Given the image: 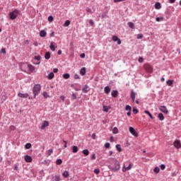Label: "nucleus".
<instances>
[{
  "label": "nucleus",
  "mask_w": 181,
  "mask_h": 181,
  "mask_svg": "<svg viewBox=\"0 0 181 181\" xmlns=\"http://www.w3.org/2000/svg\"><path fill=\"white\" fill-rule=\"evenodd\" d=\"M57 165H62L63 163V160L62 159H57L56 161Z\"/></svg>",
  "instance_id": "4c0bfd02"
},
{
  "label": "nucleus",
  "mask_w": 181,
  "mask_h": 181,
  "mask_svg": "<svg viewBox=\"0 0 181 181\" xmlns=\"http://www.w3.org/2000/svg\"><path fill=\"white\" fill-rule=\"evenodd\" d=\"M166 84H167V86H173V81H172V80H168V81H166Z\"/></svg>",
  "instance_id": "473e14b6"
},
{
  "label": "nucleus",
  "mask_w": 181,
  "mask_h": 181,
  "mask_svg": "<svg viewBox=\"0 0 181 181\" xmlns=\"http://www.w3.org/2000/svg\"><path fill=\"white\" fill-rule=\"evenodd\" d=\"M82 91L83 93H88V91H90V87L87 85L83 86L82 88Z\"/></svg>",
  "instance_id": "9b49d317"
},
{
  "label": "nucleus",
  "mask_w": 181,
  "mask_h": 181,
  "mask_svg": "<svg viewBox=\"0 0 181 181\" xmlns=\"http://www.w3.org/2000/svg\"><path fill=\"white\" fill-rule=\"evenodd\" d=\"M173 145H174L175 148H176L177 149H180V148H181V143H180V141H179V140H176L173 143Z\"/></svg>",
  "instance_id": "39448f33"
},
{
  "label": "nucleus",
  "mask_w": 181,
  "mask_h": 181,
  "mask_svg": "<svg viewBox=\"0 0 181 181\" xmlns=\"http://www.w3.org/2000/svg\"><path fill=\"white\" fill-rule=\"evenodd\" d=\"M89 23H90V25H91V26H94V21L90 20Z\"/></svg>",
  "instance_id": "13d9d810"
},
{
  "label": "nucleus",
  "mask_w": 181,
  "mask_h": 181,
  "mask_svg": "<svg viewBox=\"0 0 181 181\" xmlns=\"http://www.w3.org/2000/svg\"><path fill=\"white\" fill-rule=\"evenodd\" d=\"M116 148L119 152H122V148H121V146L119 144L116 145Z\"/></svg>",
  "instance_id": "f704fd0d"
},
{
  "label": "nucleus",
  "mask_w": 181,
  "mask_h": 181,
  "mask_svg": "<svg viewBox=\"0 0 181 181\" xmlns=\"http://www.w3.org/2000/svg\"><path fill=\"white\" fill-rule=\"evenodd\" d=\"M45 59L46 60H49V59H50V52H47L45 54Z\"/></svg>",
  "instance_id": "a878e982"
},
{
  "label": "nucleus",
  "mask_w": 181,
  "mask_h": 181,
  "mask_svg": "<svg viewBox=\"0 0 181 181\" xmlns=\"http://www.w3.org/2000/svg\"><path fill=\"white\" fill-rule=\"evenodd\" d=\"M53 20H54L53 16H49L48 17V21H49V22H52Z\"/></svg>",
  "instance_id": "3c124183"
},
{
  "label": "nucleus",
  "mask_w": 181,
  "mask_h": 181,
  "mask_svg": "<svg viewBox=\"0 0 181 181\" xmlns=\"http://www.w3.org/2000/svg\"><path fill=\"white\" fill-rule=\"evenodd\" d=\"M95 153H93V154H92V156H91V157H90V159L92 160H95Z\"/></svg>",
  "instance_id": "8fccbe9b"
},
{
  "label": "nucleus",
  "mask_w": 181,
  "mask_h": 181,
  "mask_svg": "<svg viewBox=\"0 0 181 181\" xmlns=\"http://www.w3.org/2000/svg\"><path fill=\"white\" fill-rule=\"evenodd\" d=\"M128 26L130 28V29H135V24L132 22H129Z\"/></svg>",
  "instance_id": "4be33fe9"
},
{
  "label": "nucleus",
  "mask_w": 181,
  "mask_h": 181,
  "mask_svg": "<svg viewBox=\"0 0 181 181\" xmlns=\"http://www.w3.org/2000/svg\"><path fill=\"white\" fill-rule=\"evenodd\" d=\"M124 1H125V0H114V2H115V4H117V3H118V2H124Z\"/></svg>",
  "instance_id": "052dcab7"
},
{
  "label": "nucleus",
  "mask_w": 181,
  "mask_h": 181,
  "mask_svg": "<svg viewBox=\"0 0 181 181\" xmlns=\"http://www.w3.org/2000/svg\"><path fill=\"white\" fill-rule=\"evenodd\" d=\"M144 62V59L142 57L139 58V63H142Z\"/></svg>",
  "instance_id": "e2e57ef3"
},
{
  "label": "nucleus",
  "mask_w": 181,
  "mask_h": 181,
  "mask_svg": "<svg viewBox=\"0 0 181 181\" xmlns=\"http://www.w3.org/2000/svg\"><path fill=\"white\" fill-rule=\"evenodd\" d=\"M94 173H95V175H98L100 173V170L99 168H96L94 170Z\"/></svg>",
  "instance_id": "a18cd8bd"
},
{
  "label": "nucleus",
  "mask_w": 181,
  "mask_h": 181,
  "mask_svg": "<svg viewBox=\"0 0 181 181\" xmlns=\"http://www.w3.org/2000/svg\"><path fill=\"white\" fill-rule=\"evenodd\" d=\"M0 53H2L3 54H6V50L5 49V48H2L0 51Z\"/></svg>",
  "instance_id": "37998d69"
},
{
  "label": "nucleus",
  "mask_w": 181,
  "mask_h": 181,
  "mask_svg": "<svg viewBox=\"0 0 181 181\" xmlns=\"http://www.w3.org/2000/svg\"><path fill=\"white\" fill-rule=\"evenodd\" d=\"M46 127H49V122L47 121H44V122L41 125V129H45Z\"/></svg>",
  "instance_id": "4468645a"
},
{
  "label": "nucleus",
  "mask_w": 181,
  "mask_h": 181,
  "mask_svg": "<svg viewBox=\"0 0 181 181\" xmlns=\"http://www.w3.org/2000/svg\"><path fill=\"white\" fill-rule=\"evenodd\" d=\"M14 170H19V167L17 164L14 165Z\"/></svg>",
  "instance_id": "6e6d98bb"
},
{
  "label": "nucleus",
  "mask_w": 181,
  "mask_h": 181,
  "mask_svg": "<svg viewBox=\"0 0 181 181\" xmlns=\"http://www.w3.org/2000/svg\"><path fill=\"white\" fill-rule=\"evenodd\" d=\"M112 40H113V42H117V45H121L122 43L121 39L118 38V36L116 35L112 36Z\"/></svg>",
  "instance_id": "0eeeda50"
},
{
  "label": "nucleus",
  "mask_w": 181,
  "mask_h": 181,
  "mask_svg": "<svg viewBox=\"0 0 181 181\" xmlns=\"http://www.w3.org/2000/svg\"><path fill=\"white\" fill-rule=\"evenodd\" d=\"M42 95L45 98H47L49 97L47 92H43Z\"/></svg>",
  "instance_id": "58836bf2"
},
{
  "label": "nucleus",
  "mask_w": 181,
  "mask_h": 181,
  "mask_svg": "<svg viewBox=\"0 0 181 181\" xmlns=\"http://www.w3.org/2000/svg\"><path fill=\"white\" fill-rule=\"evenodd\" d=\"M155 8H156V9H160V8H161L160 3H156Z\"/></svg>",
  "instance_id": "2f4dec72"
},
{
  "label": "nucleus",
  "mask_w": 181,
  "mask_h": 181,
  "mask_svg": "<svg viewBox=\"0 0 181 181\" xmlns=\"http://www.w3.org/2000/svg\"><path fill=\"white\" fill-rule=\"evenodd\" d=\"M19 14V11L18 10H14L13 12L9 13L10 19L13 21L18 18V15Z\"/></svg>",
  "instance_id": "7ed1b4c3"
},
{
  "label": "nucleus",
  "mask_w": 181,
  "mask_h": 181,
  "mask_svg": "<svg viewBox=\"0 0 181 181\" xmlns=\"http://www.w3.org/2000/svg\"><path fill=\"white\" fill-rule=\"evenodd\" d=\"M105 16H107V14L103 13V14H102L101 18H102L103 19H104V18H105Z\"/></svg>",
  "instance_id": "69168bd1"
},
{
  "label": "nucleus",
  "mask_w": 181,
  "mask_h": 181,
  "mask_svg": "<svg viewBox=\"0 0 181 181\" xmlns=\"http://www.w3.org/2000/svg\"><path fill=\"white\" fill-rule=\"evenodd\" d=\"M62 176L65 178H67L69 177V176H70V173H69V171H64L63 173H62Z\"/></svg>",
  "instance_id": "aec40b11"
},
{
  "label": "nucleus",
  "mask_w": 181,
  "mask_h": 181,
  "mask_svg": "<svg viewBox=\"0 0 181 181\" xmlns=\"http://www.w3.org/2000/svg\"><path fill=\"white\" fill-rule=\"evenodd\" d=\"M40 90H42V86H40V84H37L34 86L33 88V93L34 94L35 98H36V95H39Z\"/></svg>",
  "instance_id": "f03ea898"
},
{
  "label": "nucleus",
  "mask_w": 181,
  "mask_h": 181,
  "mask_svg": "<svg viewBox=\"0 0 181 181\" xmlns=\"http://www.w3.org/2000/svg\"><path fill=\"white\" fill-rule=\"evenodd\" d=\"M70 25V20H66L64 24V26L65 28H67V26H69Z\"/></svg>",
  "instance_id": "72a5a7b5"
},
{
  "label": "nucleus",
  "mask_w": 181,
  "mask_h": 181,
  "mask_svg": "<svg viewBox=\"0 0 181 181\" xmlns=\"http://www.w3.org/2000/svg\"><path fill=\"white\" fill-rule=\"evenodd\" d=\"M46 35H47V33L45 30H41L40 33V36L41 37H46Z\"/></svg>",
  "instance_id": "6ab92c4d"
},
{
  "label": "nucleus",
  "mask_w": 181,
  "mask_h": 181,
  "mask_svg": "<svg viewBox=\"0 0 181 181\" xmlns=\"http://www.w3.org/2000/svg\"><path fill=\"white\" fill-rule=\"evenodd\" d=\"M103 111H104L105 112H108V111H109L108 107H107V106H103Z\"/></svg>",
  "instance_id": "79ce46f5"
},
{
  "label": "nucleus",
  "mask_w": 181,
  "mask_h": 181,
  "mask_svg": "<svg viewBox=\"0 0 181 181\" xmlns=\"http://www.w3.org/2000/svg\"><path fill=\"white\" fill-rule=\"evenodd\" d=\"M25 65H28V64H22L21 66V69L23 71L26 73V70H28V66H25Z\"/></svg>",
  "instance_id": "dca6fc26"
},
{
  "label": "nucleus",
  "mask_w": 181,
  "mask_h": 181,
  "mask_svg": "<svg viewBox=\"0 0 181 181\" xmlns=\"http://www.w3.org/2000/svg\"><path fill=\"white\" fill-rule=\"evenodd\" d=\"M118 94H119V93H118V90H114L111 93V95L114 98H117V97H118Z\"/></svg>",
  "instance_id": "9d476101"
},
{
  "label": "nucleus",
  "mask_w": 181,
  "mask_h": 181,
  "mask_svg": "<svg viewBox=\"0 0 181 181\" xmlns=\"http://www.w3.org/2000/svg\"><path fill=\"white\" fill-rule=\"evenodd\" d=\"M24 159H25V162H28V163H30L33 160L32 157L30 156H28V155L24 156Z\"/></svg>",
  "instance_id": "ddd939ff"
},
{
  "label": "nucleus",
  "mask_w": 181,
  "mask_h": 181,
  "mask_svg": "<svg viewBox=\"0 0 181 181\" xmlns=\"http://www.w3.org/2000/svg\"><path fill=\"white\" fill-rule=\"evenodd\" d=\"M54 77V74L53 72L49 73V75L47 76V78L49 80H52Z\"/></svg>",
  "instance_id": "cd10ccee"
},
{
  "label": "nucleus",
  "mask_w": 181,
  "mask_h": 181,
  "mask_svg": "<svg viewBox=\"0 0 181 181\" xmlns=\"http://www.w3.org/2000/svg\"><path fill=\"white\" fill-rule=\"evenodd\" d=\"M72 151L74 153H77V152H78V147H77V146H74L72 147Z\"/></svg>",
  "instance_id": "412c9836"
},
{
  "label": "nucleus",
  "mask_w": 181,
  "mask_h": 181,
  "mask_svg": "<svg viewBox=\"0 0 181 181\" xmlns=\"http://www.w3.org/2000/svg\"><path fill=\"white\" fill-rule=\"evenodd\" d=\"M158 118L160 119V121H163V119H165V117H163V114L162 113L158 114Z\"/></svg>",
  "instance_id": "bb28decb"
},
{
  "label": "nucleus",
  "mask_w": 181,
  "mask_h": 181,
  "mask_svg": "<svg viewBox=\"0 0 181 181\" xmlns=\"http://www.w3.org/2000/svg\"><path fill=\"white\" fill-rule=\"evenodd\" d=\"M144 69L146 70V71H147V73H152V71H153V68H152V66L149 65V64H146L144 65Z\"/></svg>",
  "instance_id": "20e7f679"
},
{
  "label": "nucleus",
  "mask_w": 181,
  "mask_h": 181,
  "mask_svg": "<svg viewBox=\"0 0 181 181\" xmlns=\"http://www.w3.org/2000/svg\"><path fill=\"white\" fill-rule=\"evenodd\" d=\"M35 60H37V62H39L40 60V55L35 56Z\"/></svg>",
  "instance_id": "5fc2aeb1"
},
{
  "label": "nucleus",
  "mask_w": 181,
  "mask_h": 181,
  "mask_svg": "<svg viewBox=\"0 0 181 181\" xmlns=\"http://www.w3.org/2000/svg\"><path fill=\"white\" fill-rule=\"evenodd\" d=\"M108 168L112 172H115V173H117V172H118V170L121 169V165L119 164V162L116 160L114 166L108 165Z\"/></svg>",
  "instance_id": "f257e3e1"
},
{
  "label": "nucleus",
  "mask_w": 181,
  "mask_h": 181,
  "mask_svg": "<svg viewBox=\"0 0 181 181\" xmlns=\"http://www.w3.org/2000/svg\"><path fill=\"white\" fill-rule=\"evenodd\" d=\"M138 112H139L138 109L134 107V108H133V113H134V114H138Z\"/></svg>",
  "instance_id": "09e8293b"
},
{
  "label": "nucleus",
  "mask_w": 181,
  "mask_h": 181,
  "mask_svg": "<svg viewBox=\"0 0 181 181\" xmlns=\"http://www.w3.org/2000/svg\"><path fill=\"white\" fill-rule=\"evenodd\" d=\"M159 110L160 111H161V112H163L164 114H168V108H166V106H160Z\"/></svg>",
  "instance_id": "1a4fd4ad"
},
{
  "label": "nucleus",
  "mask_w": 181,
  "mask_h": 181,
  "mask_svg": "<svg viewBox=\"0 0 181 181\" xmlns=\"http://www.w3.org/2000/svg\"><path fill=\"white\" fill-rule=\"evenodd\" d=\"M74 78H75V80H78V78H80V76H78V74H75L74 75Z\"/></svg>",
  "instance_id": "4d7b16f0"
},
{
  "label": "nucleus",
  "mask_w": 181,
  "mask_h": 181,
  "mask_svg": "<svg viewBox=\"0 0 181 181\" xmlns=\"http://www.w3.org/2000/svg\"><path fill=\"white\" fill-rule=\"evenodd\" d=\"M63 78H65V80H67V79L70 78V74H63Z\"/></svg>",
  "instance_id": "c85d7f7f"
},
{
  "label": "nucleus",
  "mask_w": 181,
  "mask_h": 181,
  "mask_svg": "<svg viewBox=\"0 0 181 181\" xmlns=\"http://www.w3.org/2000/svg\"><path fill=\"white\" fill-rule=\"evenodd\" d=\"M143 37H144V35H142V34L137 35V39H142Z\"/></svg>",
  "instance_id": "de8ad7c7"
},
{
  "label": "nucleus",
  "mask_w": 181,
  "mask_h": 181,
  "mask_svg": "<svg viewBox=\"0 0 181 181\" xmlns=\"http://www.w3.org/2000/svg\"><path fill=\"white\" fill-rule=\"evenodd\" d=\"M18 96L20 97V98H28V97H29V94L28 93H22L19 92L18 93Z\"/></svg>",
  "instance_id": "6e6552de"
},
{
  "label": "nucleus",
  "mask_w": 181,
  "mask_h": 181,
  "mask_svg": "<svg viewBox=\"0 0 181 181\" xmlns=\"http://www.w3.org/2000/svg\"><path fill=\"white\" fill-rule=\"evenodd\" d=\"M156 22H160V21H163V17H160V18L157 17L156 18Z\"/></svg>",
  "instance_id": "ea45409f"
},
{
  "label": "nucleus",
  "mask_w": 181,
  "mask_h": 181,
  "mask_svg": "<svg viewBox=\"0 0 181 181\" xmlns=\"http://www.w3.org/2000/svg\"><path fill=\"white\" fill-rule=\"evenodd\" d=\"M112 153H114L112 151H109V156H112Z\"/></svg>",
  "instance_id": "338daca9"
},
{
  "label": "nucleus",
  "mask_w": 181,
  "mask_h": 181,
  "mask_svg": "<svg viewBox=\"0 0 181 181\" xmlns=\"http://www.w3.org/2000/svg\"><path fill=\"white\" fill-rule=\"evenodd\" d=\"M110 145L111 144L110 143H106V144H105V148H110Z\"/></svg>",
  "instance_id": "864d4df0"
},
{
  "label": "nucleus",
  "mask_w": 181,
  "mask_h": 181,
  "mask_svg": "<svg viewBox=\"0 0 181 181\" xmlns=\"http://www.w3.org/2000/svg\"><path fill=\"white\" fill-rule=\"evenodd\" d=\"M144 112H145V114H148V117H150V118L151 119H153V117L152 116V114H151V112H149V111L145 110Z\"/></svg>",
  "instance_id": "c756f323"
},
{
  "label": "nucleus",
  "mask_w": 181,
  "mask_h": 181,
  "mask_svg": "<svg viewBox=\"0 0 181 181\" xmlns=\"http://www.w3.org/2000/svg\"><path fill=\"white\" fill-rule=\"evenodd\" d=\"M63 142H64V148H67V141L63 139Z\"/></svg>",
  "instance_id": "680f3d73"
},
{
  "label": "nucleus",
  "mask_w": 181,
  "mask_h": 181,
  "mask_svg": "<svg viewBox=\"0 0 181 181\" xmlns=\"http://www.w3.org/2000/svg\"><path fill=\"white\" fill-rule=\"evenodd\" d=\"M25 149H30L32 148V144L30 143H27L25 146Z\"/></svg>",
  "instance_id": "7c9ffc66"
},
{
  "label": "nucleus",
  "mask_w": 181,
  "mask_h": 181,
  "mask_svg": "<svg viewBox=\"0 0 181 181\" xmlns=\"http://www.w3.org/2000/svg\"><path fill=\"white\" fill-rule=\"evenodd\" d=\"M129 131L132 134V135H133L134 136H136V137L138 136V133H136L134 127H129Z\"/></svg>",
  "instance_id": "423d86ee"
},
{
  "label": "nucleus",
  "mask_w": 181,
  "mask_h": 181,
  "mask_svg": "<svg viewBox=\"0 0 181 181\" xmlns=\"http://www.w3.org/2000/svg\"><path fill=\"white\" fill-rule=\"evenodd\" d=\"M132 101H135V92L134 90L131 91V95H130Z\"/></svg>",
  "instance_id": "393cba45"
},
{
  "label": "nucleus",
  "mask_w": 181,
  "mask_h": 181,
  "mask_svg": "<svg viewBox=\"0 0 181 181\" xmlns=\"http://www.w3.org/2000/svg\"><path fill=\"white\" fill-rule=\"evenodd\" d=\"M82 153L86 156H88V155H90V151L88 149H84L83 150Z\"/></svg>",
  "instance_id": "b1692460"
},
{
  "label": "nucleus",
  "mask_w": 181,
  "mask_h": 181,
  "mask_svg": "<svg viewBox=\"0 0 181 181\" xmlns=\"http://www.w3.org/2000/svg\"><path fill=\"white\" fill-rule=\"evenodd\" d=\"M81 76H86V67H83L80 70Z\"/></svg>",
  "instance_id": "5701e85b"
},
{
  "label": "nucleus",
  "mask_w": 181,
  "mask_h": 181,
  "mask_svg": "<svg viewBox=\"0 0 181 181\" xmlns=\"http://www.w3.org/2000/svg\"><path fill=\"white\" fill-rule=\"evenodd\" d=\"M52 153H53V149H49L48 150V156H50V155H52Z\"/></svg>",
  "instance_id": "49530a36"
},
{
  "label": "nucleus",
  "mask_w": 181,
  "mask_h": 181,
  "mask_svg": "<svg viewBox=\"0 0 181 181\" xmlns=\"http://www.w3.org/2000/svg\"><path fill=\"white\" fill-rule=\"evenodd\" d=\"M160 169L159 168V167H156L154 169H153V172L155 173H159Z\"/></svg>",
  "instance_id": "c9c22d12"
},
{
  "label": "nucleus",
  "mask_w": 181,
  "mask_h": 181,
  "mask_svg": "<svg viewBox=\"0 0 181 181\" xmlns=\"http://www.w3.org/2000/svg\"><path fill=\"white\" fill-rule=\"evenodd\" d=\"M56 47H54V42H51L50 45H49V49L52 51L54 52V50H56Z\"/></svg>",
  "instance_id": "a211bd4d"
},
{
  "label": "nucleus",
  "mask_w": 181,
  "mask_h": 181,
  "mask_svg": "<svg viewBox=\"0 0 181 181\" xmlns=\"http://www.w3.org/2000/svg\"><path fill=\"white\" fill-rule=\"evenodd\" d=\"M104 91L105 94H110V93L111 92V88H110V86H106L104 88Z\"/></svg>",
  "instance_id": "f3484780"
},
{
  "label": "nucleus",
  "mask_w": 181,
  "mask_h": 181,
  "mask_svg": "<svg viewBox=\"0 0 181 181\" xmlns=\"http://www.w3.org/2000/svg\"><path fill=\"white\" fill-rule=\"evenodd\" d=\"M55 181H60V176L55 175Z\"/></svg>",
  "instance_id": "603ef678"
},
{
  "label": "nucleus",
  "mask_w": 181,
  "mask_h": 181,
  "mask_svg": "<svg viewBox=\"0 0 181 181\" xmlns=\"http://www.w3.org/2000/svg\"><path fill=\"white\" fill-rule=\"evenodd\" d=\"M131 164L129 165L127 167L125 166V164H124L122 168V172H127V170H131Z\"/></svg>",
  "instance_id": "f8f14e48"
},
{
  "label": "nucleus",
  "mask_w": 181,
  "mask_h": 181,
  "mask_svg": "<svg viewBox=\"0 0 181 181\" xmlns=\"http://www.w3.org/2000/svg\"><path fill=\"white\" fill-rule=\"evenodd\" d=\"M80 57H81V59H84V57H86V54L82 53V54H81Z\"/></svg>",
  "instance_id": "0e129e2a"
},
{
  "label": "nucleus",
  "mask_w": 181,
  "mask_h": 181,
  "mask_svg": "<svg viewBox=\"0 0 181 181\" xmlns=\"http://www.w3.org/2000/svg\"><path fill=\"white\" fill-rule=\"evenodd\" d=\"M77 98V95L76 94L73 93L72 94V100H76Z\"/></svg>",
  "instance_id": "bf43d9fd"
},
{
  "label": "nucleus",
  "mask_w": 181,
  "mask_h": 181,
  "mask_svg": "<svg viewBox=\"0 0 181 181\" xmlns=\"http://www.w3.org/2000/svg\"><path fill=\"white\" fill-rule=\"evenodd\" d=\"M113 134H117L118 132V128L114 127L112 129Z\"/></svg>",
  "instance_id": "a19ab883"
},
{
  "label": "nucleus",
  "mask_w": 181,
  "mask_h": 181,
  "mask_svg": "<svg viewBox=\"0 0 181 181\" xmlns=\"http://www.w3.org/2000/svg\"><path fill=\"white\" fill-rule=\"evenodd\" d=\"M160 168L161 170H165V169L166 168V166L164 164H161Z\"/></svg>",
  "instance_id": "c03bdc74"
},
{
  "label": "nucleus",
  "mask_w": 181,
  "mask_h": 181,
  "mask_svg": "<svg viewBox=\"0 0 181 181\" xmlns=\"http://www.w3.org/2000/svg\"><path fill=\"white\" fill-rule=\"evenodd\" d=\"M92 139H95V133H93V134H92Z\"/></svg>",
  "instance_id": "774afa93"
},
{
  "label": "nucleus",
  "mask_w": 181,
  "mask_h": 181,
  "mask_svg": "<svg viewBox=\"0 0 181 181\" xmlns=\"http://www.w3.org/2000/svg\"><path fill=\"white\" fill-rule=\"evenodd\" d=\"M126 111H132V107H131V106L129 105H126L125 107Z\"/></svg>",
  "instance_id": "e433bc0d"
},
{
  "label": "nucleus",
  "mask_w": 181,
  "mask_h": 181,
  "mask_svg": "<svg viewBox=\"0 0 181 181\" xmlns=\"http://www.w3.org/2000/svg\"><path fill=\"white\" fill-rule=\"evenodd\" d=\"M24 66L28 67L30 71H33L35 70V66H33L32 64L24 65Z\"/></svg>",
  "instance_id": "2eb2a0df"
}]
</instances>
